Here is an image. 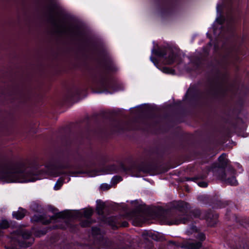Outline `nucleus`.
I'll return each mask as SVG.
<instances>
[{"label":"nucleus","instance_id":"f257e3e1","mask_svg":"<svg viewBox=\"0 0 249 249\" xmlns=\"http://www.w3.org/2000/svg\"><path fill=\"white\" fill-rule=\"evenodd\" d=\"M40 178L30 173L11 170L0 173V179L7 183H26L34 182Z\"/></svg>","mask_w":249,"mask_h":249},{"label":"nucleus","instance_id":"f03ea898","mask_svg":"<svg viewBox=\"0 0 249 249\" xmlns=\"http://www.w3.org/2000/svg\"><path fill=\"white\" fill-rule=\"evenodd\" d=\"M155 54L159 57H164L168 53V56H165L164 60V64L171 65L175 62L178 57V55L171 53L169 49L164 50H159L155 52Z\"/></svg>","mask_w":249,"mask_h":249},{"label":"nucleus","instance_id":"7ed1b4c3","mask_svg":"<svg viewBox=\"0 0 249 249\" xmlns=\"http://www.w3.org/2000/svg\"><path fill=\"white\" fill-rule=\"evenodd\" d=\"M234 174V171L233 170L227 172L225 173H223L222 175L219 177V179L228 184L236 185L237 184V181L235 177L233 175Z\"/></svg>","mask_w":249,"mask_h":249},{"label":"nucleus","instance_id":"20e7f679","mask_svg":"<svg viewBox=\"0 0 249 249\" xmlns=\"http://www.w3.org/2000/svg\"><path fill=\"white\" fill-rule=\"evenodd\" d=\"M198 239V241H194L192 240L187 241L186 247L189 249H198L201 246L200 241L205 239V235L202 233L196 232V235Z\"/></svg>","mask_w":249,"mask_h":249},{"label":"nucleus","instance_id":"39448f33","mask_svg":"<svg viewBox=\"0 0 249 249\" xmlns=\"http://www.w3.org/2000/svg\"><path fill=\"white\" fill-rule=\"evenodd\" d=\"M75 213L77 215V217L86 218L89 217L93 213V210L91 209H84L81 211H76Z\"/></svg>","mask_w":249,"mask_h":249},{"label":"nucleus","instance_id":"423d86ee","mask_svg":"<svg viewBox=\"0 0 249 249\" xmlns=\"http://www.w3.org/2000/svg\"><path fill=\"white\" fill-rule=\"evenodd\" d=\"M25 214V210L23 209H19L17 212H14L13 213V217L17 219H21L24 216Z\"/></svg>","mask_w":249,"mask_h":249},{"label":"nucleus","instance_id":"0eeeda50","mask_svg":"<svg viewBox=\"0 0 249 249\" xmlns=\"http://www.w3.org/2000/svg\"><path fill=\"white\" fill-rule=\"evenodd\" d=\"M227 156L226 154H223L221 155L219 158V161L222 166H224L227 162Z\"/></svg>","mask_w":249,"mask_h":249},{"label":"nucleus","instance_id":"6e6552de","mask_svg":"<svg viewBox=\"0 0 249 249\" xmlns=\"http://www.w3.org/2000/svg\"><path fill=\"white\" fill-rule=\"evenodd\" d=\"M32 219L33 220L36 221H40L42 223L45 224H48L50 222V219L48 220L45 221L43 219L42 216H40L39 218H38V217H37V216L36 215H35L33 217Z\"/></svg>","mask_w":249,"mask_h":249},{"label":"nucleus","instance_id":"1a4fd4ad","mask_svg":"<svg viewBox=\"0 0 249 249\" xmlns=\"http://www.w3.org/2000/svg\"><path fill=\"white\" fill-rule=\"evenodd\" d=\"M63 183V179L62 178H59L56 182L54 186V189L55 190H59L61 186L62 185Z\"/></svg>","mask_w":249,"mask_h":249},{"label":"nucleus","instance_id":"9d476101","mask_svg":"<svg viewBox=\"0 0 249 249\" xmlns=\"http://www.w3.org/2000/svg\"><path fill=\"white\" fill-rule=\"evenodd\" d=\"M187 222V219L183 218V219L180 220H176L174 222H167V224L173 225V224H178L181 223H185Z\"/></svg>","mask_w":249,"mask_h":249},{"label":"nucleus","instance_id":"9b49d317","mask_svg":"<svg viewBox=\"0 0 249 249\" xmlns=\"http://www.w3.org/2000/svg\"><path fill=\"white\" fill-rule=\"evenodd\" d=\"M9 224L7 220H3L0 223V228L5 229L9 227Z\"/></svg>","mask_w":249,"mask_h":249},{"label":"nucleus","instance_id":"f8f14e48","mask_svg":"<svg viewBox=\"0 0 249 249\" xmlns=\"http://www.w3.org/2000/svg\"><path fill=\"white\" fill-rule=\"evenodd\" d=\"M161 70L163 72L165 73L173 74L174 73V70H171L168 67H163Z\"/></svg>","mask_w":249,"mask_h":249},{"label":"nucleus","instance_id":"ddd939ff","mask_svg":"<svg viewBox=\"0 0 249 249\" xmlns=\"http://www.w3.org/2000/svg\"><path fill=\"white\" fill-rule=\"evenodd\" d=\"M110 188V186L107 183H103L100 186V188L104 191L108 190Z\"/></svg>","mask_w":249,"mask_h":249},{"label":"nucleus","instance_id":"4468645a","mask_svg":"<svg viewBox=\"0 0 249 249\" xmlns=\"http://www.w3.org/2000/svg\"><path fill=\"white\" fill-rule=\"evenodd\" d=\"M121 180H122V178L119 176L115 177L112 179V181L114 183H117Z\"/></svg>","mask_w":249,"mask_h":249},{"label":"nucleus","instance_id":"2eb2a0df","mask_svg":"<svg viewBox=\"0 0 249 249\" xmlns=\"http://www.w3.org/2000/svg\"><path fill=\"white\" fill-rule=\"evenodd\" d=\"M198 186L202 187H205L207 186V183L205 182H199L198 183Z\"/></svg>","mask_w":249,"mask_h":249},{"label":"nucleus","instance_id":"dca6fc26","mask_svg":"<svg viewBox=\"0 0 249 249\" xmlns=\"http://www.w3.org/2000/svg\"><path fill=\"white\" fill-rule=\"evenodd\" d=\"M219 24V25H221V22L220 21V20L218 19H216L214 22V24Z\"/></svg>","mask_w":249,"mask_h":249},{"label":"nucleus","instance_id":"f3484780","mask_svg":"<svg viewBox=\"0 0 249 249\" xmlns=\"http://www.w3.org/2000/svg\"><path fill=\"white\" fill-rule=\"evenodd\" d=\"M23 236L24 238H27L28 236H30V234H28V235L27 236H25V235H23Z\"/></svg>","mask_w":249,"mask_h":249},{"label":"nucleus","instance_id":"a211bd4d","mask_svg":"<svg viewBox=\"0 0 249 249\" xmlns=\"http://www.w3.org/2000/svg\"><path fill=\"white\" fill-rule=\"evenodd\" d=\"M150 59L151 60V61H152L153 63H155V62H154V60H153V59H152V57H150ZM154 64H155V65H156V64H155V63H154Z\"/></svg>","mask_w":249,"mask_h":249},{"label":"nucleus","instance_id":"6ab92c4d","mask_svg":"<svg viewBox=\"0 0 249 249\" xmlns=\"http://www.w3.org/2000/svg\"><path fill=\"white\" fill-rule=\"evenodd\" d=\"M100 175V174H99V173H96L94 175V176H98V175Z\"/></svg>","mask_w":249,"mask_h":249},{"label":"nucleus","instance_id":"aec40b11","mask_svg":"<svg viewBox=\"0 0 249 249\" xmlns=\"http://www.w3.org/2000/svg\"><path fill=\"white\" fill-rule=\"evenodd\" d=\"M216 9H217V11H218V10H219V5L217 6Z\"/></svg>","mask_w":249,"mask_h":249},{"label":"nucleus","instance_id":"412c9836","mask_svg":"<svg viewBox=\"0 0 249 249\" xmlns=\"http://www.w3.org/2000/svg\"><path fill=\"white\" fill-rule=\"evenodd\" d=\"M214 34H217L216 31L215 30V29L214 30Z\"/></svg>","mask_w":249,"mask_h":249},{"label":"nucleus","instance_id":"4be33fe9","mask_svg":"<svg viewBox=\"0 0 249 249\" xmlns=\"http://www.w3.org/2000/svg\"><path fill=\"white\" fill-rule=\"evenodd\" d=\"M54 176L55 177H56V176H58V175H54Z\"/></svg>","mask_w":249,"mask_h":249},{"label":"nucleus","instance_id":"5701e85b","mask_svg":"<svg viewBox=\"0 0 249 249\" xmlns=\"http://www.w3.org/2000/svg\"><path fill=\"white\" fill-rule=\"evenodd\" d=\"M70 180V178H69L68 180V182Z\"/></svg>","mask_w":249,"mask_h":249},{"label":"nucleus","instance_id":"b1692460","mask_svg":"<svg viewBox=\"0 0 249 249\" xmlns=\"http://www.w3.org/2000/svg\"><path fill=\"white\" fill-rule=\"evenodd\" d=\"M110 171H108V172H107V173H110Z\"/></svg>","mask_w":249,"mask_h":249},{"label":"nucleus","instance_id":"393cba45","mask_svg":"<svg viewBox=\"0 0 249 249\" xmlns=\"http://www.w3.org/2000/svg\"><path fill=\"white\" fill-rule=\"evenodd\" d=\"M152 53H153L154 50H152Z\"/></svg>","mask_w":249,"mask_h":249}]
</instances>
